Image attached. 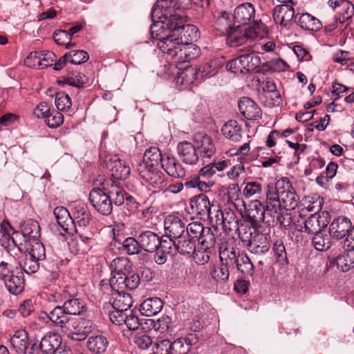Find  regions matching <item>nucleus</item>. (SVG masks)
Returning <instances> with one entry per match:
<instances>
[{
    "label": "nucleus",
    "mask_w": 354,
    "mask_h": 354,
    "mask_svg": "<svg viewBox=\"0 0 354 354\" xmlns=\"http://www.w3.org/2000/svg\"><path fill=\"white\" fill-rule=\"evenodd\" d=\"M101 185V188H93L91 191L89 201L98 212L109 215L113 210V203L117 206L124 203L125 191L110 178L104 180Z\"/></svg>",
    "instance_id": "1"
},
{
    "label": "nucleus",
    "mask_w": 354,
    "mask_h": 354,
    "mask_svg": "<svg viewBox=\"0 0 354 354\" xmlns=\"http://www.w3.org/2000/svg\"><path fill=\"white\" fill-rule=\"evenodd\" d=\"M265 194L271 210L279 207L286 210L295 209L299 203V196L286 178H281L274 183L266 184Z\"/></svg>",
    "instance_id": "2"
},
{
    "label": "nucleus",
    "mask_w": 354,
    "mask_h": 354,
    "mask_svg": "<svg viewBox=\"0 0 354 354\" xmlns=\"http://www.w3.org/2000/svg\"><path fill=\"white\" fill-rule=\"evenodd\" d=\"M227 41L232 47H237L245 44L247 40L263 39L268 34V28L265 24H241L230 26L227 28Z\"/></svg>",
    "instance_id": "3"
},
{
    "label": "nucleus",
    "mask_w": 354,
    "mask_h": 354,
    "mask_svg": "<svg viewBox=\"0 0 354 354\" xmlns=\"http://www.w3.org/2000/svg\"><path fill=\"white\" fill-rule=\"evenodd\" d=\"M173 1L158 0L151 10V22H187L189 19L187 12L183 9H174Z\"/></svg>",
    "instance_id": "4"
},
{
    "label": "nucleus",
    "mask_w": 354,
    "mask_h": 354,
    "mask_svg": "<svg viewBox=\"0 0 354 354\" xmlns=\"http://www.w3.org/2000/svg\"><path fill=\"white\" fill-rule=\"evenodd\" d=\"M0 281L4 283L8 292L14 295H19L24 289L23 272L8 262L0 263Z\"/></svg>",
    "instance_id": "5"
},
{
    "label": "nucleus",
    "mask_w": 354,
    "mask_h": 354,
    "mask_svg": "<svg viewBox=\"0 0 354 354\" xmlns=\"http://www.w3.org/2000/svg\"><path fill=\"white\" fill-rule=\"evenodd\" d=\"M86 310V304L84 301L78 298H71L64 301L63 306H57L54 308L52 314L53 319L64 326V330H67V325L70 319L74 317L72 315H80Z\"/></svg>",
    "instance_id": "6"
},
{
    "label": "nucleus",
    "mask_w": 354,
    "mask_h": 354,
    "mask_svg": "<svg viewBox=\"0 0 354 354\" xmlns=\"http://www.w3.org/2000/svg\"><path fill=\"white\" fill-rule=\"evenodd\" d=\"M140 176L156 189H162L167 186L165 175L160 170V166L140 162L137 167Z\"/></svg>",
    "instance_id": "7"
},
{
    "label": "nucleus",
    "mask_w": 354,
    "mask_h": 354,
    "mask_svg": "<svg viewBox=\"0 0 354 354\" xmlns=\"http://www.w3.org/2000/svg\"><path fill=\"white\" fill-rule=\"evenodd\" d=\"M67 328V330L62 331L66 333L73 340L82 341L94 330L95 325L88 318L75 317L70 319Z\"/></svg>",
    "instance_id": "8"
},
{
    "label": "nucleus",
    "mask_w": 354,
    "mask_h": 354,
    "mask_svg": "<svg viewBox=\"0 0 354 354\" xmlns=\"http://www.w3.org/2000/svg\"><path fill=\"white\" fill-rule=\"evenodd\" d=\"M270 207L269 200L266 196L264 203L259 200L251 201L248 205V208L245 211V218L252 225H257L261 222L267 224L268 208Z\"/></svg>",
    "instance_id": "9"
},
{
    "label": "nucleus",
    "mask_w": 354,
    "mask_h": 354,
    "mask_svg": "<svg viewBox=\"0 0 354 354\" xmlns=\"http://www.w3.org/2000/svg\"><path fill=\"white\" fill-rule=\"evenodd\" d=\"M189 206L192 214H197L201 219H207L214 221L212 207L208 197L201 194L192 197L189 200Z\"/></svg>",
    "instance_id": "10"
},
{
    "label": "nucleus",
    "mask_w": 354,
    "mask_h": 354,
    "mask_svg": "<svg viewBox=\"0 0 354 354\" xmlns=\"http://www.w3.org/2000/svg\"><path fill=\"white\" fill-rule=\"evenodd\" d=\"M165 230L167 241L173 242L180 238L185 234V219L180 216L169 215L165 221Z\"/></svg>",
    "instance_id": "11"
},
{
    "label": "nucleus",
    "mask_w": 354,
    "mask_h": 354,
    "mask_svg": "<svg viewBox=\"0 0 354 354\" xmlns=\"http://www.w3.org/2000/svg\"><path fill=\"white\" fill-rule=\"evenodd\" d=\"M352 227L351 220L344 216H338L333 220L329 225L330 236L336 240L346 238L349 230Z\"/></svg>",
    "instance_id": "12"
},
{
    "label": "nucleus",
    "mask_w": 354,
    "mask_h": 354,
    "mask_svg": "<svg viewBox=\"0 0 354 354\" xmlns=\"http://www.w3.org/2000/svg\"><path fill=\"white\" fill-rule=\"evenodd\" d=\"M110 320L115 325L118 326H124L125 325L128 329L127 333H126L124 330L123 331V334L124 336L129 337L130 331H134L139 328L140 326V320L137 315H134L132 312L130 314H127V313H124L123 314H109Z\"/></svg>",
    "instance_id": "13"
},
{
    "label": "nucleus",
    "mask_w": 354,
    "mask_h": 354,
    "mask_svg": "<svg viewBox=\"0 0 354 354\" xmlns=\"http://www.w3.org/2000/svg\"><path fill=\"white\" fill-rule=\"evenodd\" d=\"M115 292L112 293L110 303L114 310L109 314H123L127 313L129 309L133 304V299L131 296L125 293L123 291L118 289H113Z\"/></svg>",
    "instance_id": "14"
},
{
    "label": "nucleus",
    "mask_w": 354,
    "mask_h": 354,
    "mask_svg": "<svg viewBox=\"0 0 354 354\" xmlns=\"http://www.w3.org/2000/svg\"><path fill=\"white\" fill-rule=\"evenodd\" d=\"M165 239H160L157 234L147 230L138 235V241L141 245L142 250L147 252H154L158 246L163 243Z\"/></svg>",
    "instance_id": "15"
},
{
    "label": "nucleus",
    "mask_w": 354,
    "mask_h": 354,
    "mask_svg": "<svg viewBox=\"0 0 354 354\" xmlns=\"http://www.w3.org/2000/svg\"><path fill=\"white\" fill-rule=\"evenodd\" d=\"M233 19L234 22H261V19H256V12L254 6L251 3H243L238 6L234 11Z\"/></svg>",
    "instance_id": "16"
},
{
    "label": "nucleus",
    "mask_w": 354,
    "mask_h": 354,
    "mask_svg": "<svg viewBox=\"0 0 354 354\" xmlns=\"http://www.w3.org/2000/svg\"><path fill=\"white\" fill-rule=\"evenodd\" d=\"M117 279H110V286L113 289H118L123 291L124 289L135 290L140 284V279L138 274L129 272V274L122 277H117Z\"/></svg>",
    "instance_id": "17"
},
{
    "label": "nucleus",
    "mask_w": 354,
    "mask_h": 354,
    "mask_svg": "<svg viewBox=\"0 0 354 354\" xmlns=\"http://www.w3.org/2000/svg\"><path fill=\"white\" fill-rule=\"evenodd\" d=\"M106 168L111 175L116 180H124L130 174V167L126 162L116 157L110 158L106 161Z\"/></svg>",
    "instance_id": "18"
},
{
    "label": "nucleus",
    "mask_w": 354,
    "mask_h": 354,
    "mask_svg": "<svg viewBox=\"0 0 354 354\" xmlns=\"http://www.w3.org/2000/svg\"><path fill=\"white\" fill-rule=\"evenodd\" d=\"M178 32H172L162 37L158 43L160 50L171 58L176 56V50L180 47Z\"/></svg>",
    "instance_id": "19"
},
{
    "label": "nucleus",
    "mask_w": 354,
    "mask_h": 354,
    "mask_svg": "<svg viewBox=\"0 0 354 354\" xmlns=\"http://www.w3.org/2000/svg\"><path fill=\"white\" fill-rule=\"evenodd\" d=\"M177 151L180 160L187 165H195L198 161L196 147L190 142H179L177 146Z\"/></svg>",
    "instance_id": "20"
},
{
    "label": "nucleus",
    "mask_w": 354,
    "mask_h": 354,
    "mask_svg": "<svg viewBox=\"0 0 354 354\" xmlns=\"http://www.w3.org/2000/svg\"><path fill=\"white\" fill-rule=\"evenodd\" d=\"M239 109L241 115L248 120H258L261 118V110L250 98L244 97L239 102Z\"/></svg>",
    "instance_id": "21"
},
{
    "label": "nucleus",
    "mask_w": 354,
    "mask_h": 354,
    "mask_svg": "<svg viewBox=\"0 0 354 354\" xmlns=\"http://www.w3.org/2000/svg\"><path fill=\"white\" fill-rule=\"evenodd\" d=\"M270 208H268L267 225L272 226L279 225L285 228L291 225L292 218L289 214L283 211V208H277L276 211L274 209L271 210Z\"/></svg>",
    "instance_id": "22"
},
{
    "label": "nucleus",
    "mask_w": 354,
    "mask_h": 354,
    "mask_svg": "<svg viewBox=\"0 0 354 354\" xmlns=\"http://www.w3.org/2000/svg\"><path fill=\"white\" fill-rule=\"evenodd\" d=\"M219 259L222 263L234 268L237 254L234 247L222 239L219 240Z\"/></svg>",
    "instance_id": "23"
},
{
    "label": "nucleus",
    "mask_w": 354,
    "mask_h": 354,
    "mask_svg": "<svg viewBox=\"0 0 354 354\" xmlns=\"http://www.w3.org/2000/svg\"><path fill=\"white\" fill-rule=\"evenodd\" d=\"M158 347L168 354H189V347L185 344L180 339L171 342L169 339H160L156 343Z\"/></svg>",
    "instance_id": "24"
},
{
    "label": "nucleus",
    "mask_w": 354,
    "mask_h": 354,
    "mask_svg": "<svg viewBox=\"0 0 354 354\" xmlns=\"http://www.w3.org/2000/svg\"><path fill=\"white\" fill-rule=\"evenodd\" d=\"M162 168L170 176L183 178L186 175V171L182 165L174 156H166L162 160Z\"/></svg>",
    "instance_id": "25"
},
{
    "label": "nucleus",
    "mask_w": 354,
    "mask_h": 354,
    "mask_svg": "<svg viewBox=\"0 0 354 354\" xmlns=\"http://www.w3.org/2000/svg\"><path fill=\"white\" fill-rule=\"evenodd\" d=\"M172 250L181 254H192L197 248L196 240L188 236L187 234L181 236L180 238L171 242Z\"/></svg>",
    "instance_id": "26"
},
{
    "label": "nucleus",
    "mask_w": 354,
    "mask_h": 354,
    "mask_svg": "<svg viewBox=\"0 0 354 354\" xmlns=\"http://www.w3.org/2000/svg\"><path fill=\"white\" fill-rule=\"evenodd\" d=\"M112 277L111 279H117V277H122L129 274L131 270V265L127 257H117L114 259L110 265Z\"/></svg>",
    "instance_id": "27"
},
{
    "label": "nucleus",
    "mask_w": 354,
    "mask_h": 354,
    "mask_svg": "<svg viewBox=\"0 0 354 354\" xmlns=\"http://www.w3.org/2000/svg\"><path fill=\"white\" fill-rule=\"evenodd\" d=\"M72 218L73 224L80 227L88 225L91 221V214L87 209V207L82 203H78L73 207Z\"/></svg>",
    "instance_id": "28"
},
{
    "label": "nucleus",
    "mask_w": 354,
    "mask_h": 354,
    "mask_svg": "<svg viewBox=\"0 0 354 354\" xmlns=\"http://www.w3.org/2000/svg\"><path fill=\"white\" fill-rule=\"evenodd\" d=\"M176 28L179 29V40L183 43H192L200 37V32L198 27L193 24H183L180 26L176 25Z\"/></svg>",
    "instance_id": "29"
},
{
    "label": "nucleus",
    "mask_w": 354,
    "mask_h": 354,
    "mask_svg": "<svg viewBox=\"0 0 354 354\" xmlns=\"http://www.w3.org/2000/svg\"><path fill=\"white\" fill-rule=\"evenodd\" d=\"M163 301L158 297L147 298L140 306V311L145 316L157 315L163 307Z\"/></svg>",
    "instance_id": "30"
},
{
    "label": "nucleus",
    "mask_w": 354,
    "mask_h": 354,
    "mask_svg": "<svg viewBox=\"0 0 354 354\" xmlns=\"http://www.w3.org/2000/svg\"><path fill=\"white\" fill-rule=\"evenodd\" d=\"M10 344L12 349L17 353L21 354L29 345L28 335L26 330H16L10 338Z\"/></svg>",
    "instance_id": "31"
},
{
    "label": "nucleus",
    "mask_w": 354,
    "mask_h": 354,
    "mask_svg": "<svg viewBox=\"0 0 354 354\" xmlns=\"http://www.w3.org/2000/svg\"><path fill=\"white\" fill-rule=\"evenodd\" d=\"M59 337L55 333L46 334L40 341L39 347L44 353L54 354L60 346Z\"/></svg>",
    "instance_id": "32"
},
{
    "label": "nucleus",
    "mask_w": 354,
    "mask_h": 354,
    "mask_svg": "<svg viewBox=\"0 0 354 354\" xmlns=\"http://www.w3.org/2000/svg\"><path fill=\"white\" fill-rule=\"evenodd\" d=\"M223 136L232 142H239L242 138V128L237 121L231 120L227 122L222 127Z\"/></svg>",
    "instance_id": "33"
},
{
    "label": "nucleus",
    "mask_w": 354,
    "mask_h": 354,
    "mask_svg": "<svg viewBox=\"0 0 354 354\" xmlns=\"http://www.w3.org/2000/svg\"><path fill=\"white\" fill-rule=\"evenodd\" d=\"M294 9L287 4L276 6L273 10V19L274 22H294Z\"/></svg>",
    "instance_id": "34"
},
{
    "label": "nucleus",
    "mask_w": 354,
    "mask_h": 354,
    "mask_svg": "<svg viewBox=\"0 0 354 354\" xmlns=\"http://www.w3.org/2000/svg\"><path fill=\"white\" fill-rule=\"evenodd\" d=\"M195 142L196 143V148L200 149L201 153L204 157L210 158L214 154L216 147L209 136L198 135L196 136Z\"/></svg>",
    "instance_id": "35"
},
{
    "label": "nucleus",
    "mask_w": 354,
    "mask_h": 354,
    "mask_svg": "<svg viewBox=\"0 0 354 354\" xmlns=\"http://www.w3.org/2000/svg\"><path fill=\"white\" fill-rule=\"evenodd\" d=\"M247 248L253 254H263L269 251L270 245L264 234H257Z\"/></svg>",
    "instance_id": "36"
},
{
    "label": "nucleus",
    "mask_w": 354,
    "mask_h": 354,
    "mask_svg": "<svg viewBox=\"0 0 354 354\" xmlns=\"http://www.w3.org/2000/svg\"><path fill=\"white\" fill-rule=\"evenodd\" d=\"M223 229L226 233L236 232L239 230V219L232 209L225 208L223 212Z\"/></svg>",
    "instance_id": "37"
},
{
    "label": "nucleus",
    "mask_w": 354,
    "mask_h": 354,
    "mask_svg": "<svg viewBox=\"0 0 354 354\" xmlns=\"http://www.w3.org/2000/svg\"><path fill=\"white\" fill-rule=\"evenodd\" d=\"M86 346L91 352L102 354L106 352L109 346V341L102 335L91 336L88 339Z\"/></svg>",
    "instance_id": "38"
},
{
    "label": "nucleus",
    "mask_w": 354,
    "mask_h": 354,
    "mask_svg": "<svg viewBox=\"0 0 354 354\" xmlns=\"http://www.w3.org/2000/svg\"><path fill=\"white\" fill-rule=\"evenodd\" d=\"M178 24H151L150 27L151 33L153 37H159L161 40L162 37L172 32H178L179 29L176 28Z\"/></svg>",
    "instance_id": "39"
},
{
    "label": "nucleus",
    "mask_w": 354,
    "mask_h": 354,
    "mask_svg": "<svg viewBox=\"0 0 354 354\" xmlns=\"http://www.w3.org/2000/svg\"><path fill=\"white\" fill-rule=\"evenodd\" d=\"M56 221L59 225L66 232H70V225L73 224L72 217L68 211L64 207H57L53 211Z\"/></svg>",
    "instance_id": "40"
},
{
    "label": "nucleus",
    "mask_w": 354,
    "mask_h": 354,
    "mask_svg": "<svg viewBox=\"0 0 354 354\" xmlns=\"http://www.w3.org/2000/svg\"><path fill=\"white\" fill-rule=\"evenodd\" d=\"M166 158L161 154L160 149L156 147H151L147 149L143 156V160L141 162L146 164H153L155 167H162V160Z\"/></svg>",
    "instance_id": "41"
},
{
    "label": "nucleus",
    "mask_w": 354,
    "mask_h": 354,
    "mask_svg": "<svg viewBox=\"0 0 354 354\" xmlns=\"http://www.w3.org/2000/svg\"><path fill=\"white\" fill-rule=\"evenodd\" d=\"M171 243V242L167 241V240H164L163 243L156 250L153 259L157 264H165L167 261V254H174Z\"/></svg>",
    "instance_id": "42"
},
{
    "label": "nucleus",
    "mask_w": 354,
    "mask_h": 354,
    "mask_svg": "<svg viewBox=\"0 0 354 354\" xmlns=\"http://www.w3.org/2000/svg\"><path fill=\"white\" fill-rule=\"evenodd\" d=\"M236 267L239 271L244 274L252 275L253 273L254 266L250 259L244 252H239L237 259L235 263Z\"/></svg>",
    "instance_id": "43"
},
{
    "label": "nucleus",
    "mask_w": 354,
    "mask_h": 354,
    "mask_svg": "<svg viewBox=\"0 0 354 354\" xmlns=\"http://www.w3.org/2000/svg\"><path fill=\"white\" fill-rule=\"evenodd\" d=\"M243 74L254 71L261 64L260 57L254 54L249 53L241 55Z\"/></svg>",
    "instance_id": "44"
},
{
    "label": "nucleus",
    "mask_w": 354,
    "mask_h": 354,
    "mask_svg": "<svg viewBox=\"0 0 354 354\" xmlns=\"http://www.w3.org/2000/svg\"><path fill=\"white\" fill-rule=\"evenodd\" d=\"M321 218L320 216L317 214H312L304 222L305 232L308 234H315L320 232L322 227L326 225L324 221L321 223Z\"/></svg>",
    "instance_id": "45"
},
{
    "label": "nucleus",
    "mask_w": 354,
    "mask_h": 354,
    "mask_svg": "<svg viewBox=\"0 0 354 354\" xmlns=\"http://www.w3.org/2000/svg\"><path fill=\"white\" fill-rule=\"evenodd\" d=\"M321 201L319 198L314 196H305L298 207L301 212L306 210L317 214L322 209Z\"/></svg>",
    "instance_id": "46"
},
{
    "label": "nucleus",
    "mask_w": 354,
    "mask_h": 354,
    "mask_svg": "<svg viewBox=\"0 0 354 354\" xmlns=\"http://www.w3.org/2000/svg\"><path fill=\"white\" fill-rule=\"evenodd\" d=\"M198 242L202 250H211L214 246L216 236L210 227H205Z\"/></svg>",
    "instance_id": "47"
},
{
    "label": "nucleus",
    "mask_w": 354,
    "mask_h": 354,
    "mask_svg": "<svg viewBox=\"0 0 354 354\" xmlns=\"http://www.w3.org/2000/svg\"><path fill=\"white\" fill-rule=\"evenodd\" d=\"M23 236H28L33 241H38L40 236V226L37 221L28 220L22 229Z\"/></svg>",
    "instance_id": "48"
},
{
    "label": "nucleus",
    "mask_w": 354,
    "mask_h": 354,
    "mask_svg": "<svg viewBox=\"0 0 354 354\" xmlns=\"http://www.w3.org/2000/svg\"><path fill=\"white\" fill-rule=\"evenodd\" d=\"M336 264L342 272H347L354 267V252H347L339 255L336 259Z\"/></svg>",
    "instance_id": "49"
},
{
    "label": "nucleus",
    "mask_w": 354,
    "mask_h": 354,
    "mask_svg": "<svg viewBox=\"0 0 354 354\" xmlns=\"http://www.w3.org/2000/svg\"><path fill=\"white\" fill-rule=\"evenodd\" d=\"M331 238L330 235L324 234L319 232L315 233L312 240V243L315 248L319 251L327 250L331 245Z\"/></svg>",
    "instance_id": "50"
},
{
    "label": "nucleus",
    "mask_w": 354,
    "mask_h": 354,
    "mask_svg": "<svg viewBox=\"0 0 354 354\" xmlns=\"http://www.w3.org/2000/svg\"><path fill=\"white\" fill-rule=\"evenodd\" d=\"M230 268V267L221 263L219 266H214L210 272V275L216 281H226L229 279Z\"/></svg>",
    "instance_id": "51"
},
{
    "label": "nucleus",
    "mask_w": 354,
    "mask_h": 354,
    "mask_svg": "<svg viewBox=\"0 0 354 354\" xmlns=\"http://www.w3.org/2000/svg\"><path fill=\"white\" fill-rule=\"evenodd\" d=\"M21 269L27 274L37 272L40 266V261L26 254L24 259L20 263Z\"/></svg>",
    "instance_id": "52"
},
{
    "label": "nucleus",
    "mask_w": 354,
    "mask_h": 354,
    "mask_svg": "<svg viewBox=\"0 0 354 354\" xmlns=\"http://www.w3.org/2000/svg\"><path fill=\"white\" fill-rule=\"evenodd\" d=\"M122 248L129 255H133L141 252L142 248L139 241H138V236L136 238L128 237L122 243Z\"/></svg>",
    "instance_id": "53"
},
{
    "label": "nucleus",
    "mask_w": 354,
    "mask_h": 354,
    "mask_svg": "<svg viewBox=\"0 0 354 354\" xmlns=\"http://www.w3.org/2000/svg\"><path fill=\"white\" fill-rule=\"evenodd\" d=\"M66 54L68 62L73 64H81L86 62L89 58L88 53L83 50H74Z\"/></svg>",
    "instance_id": "54"
},
{
    "label": "nucleus",
    "mask_w": 354,
    "mask_h": 354,
    "mask_svg": "<svg viewBox=\"0 0 354 354\" xmlns=\"http://www.w3.org/2000/svg\"><path fill=\"white\" fill-rule=\"evenodd\" d=\"M205 227L200 222H192L187 225L186 227V233L188 236L196 241L199 239L202 233L204 232Z\"/></svg>",
    "instance_id": "55"
},
{
    "label": "nucleus",
    "mask_w": 354,
    "mask_h": 354,
    "mask_svg": "<svg viewBox=\"0 0 354 354\" xmlns=\"http://www.w3.org/2000/svg\"><path fill=\"white\" fill-rule=\"evenodd\" d=\"M55 104L59 111H65L70 109L72 106V102L70 97L64 92L57 93Z\"/></svg>",
    "instance_id": "56"
},
{
    "label": "nucleus",
    "mask_w": 354,
    "mask_h": 354,
    "mask_svg": "<svg viewBox=\"0 0 354 354\" xmlns=\"http://www.w3.org/2000/svg\"><path fill=\"white\" fill-rule=\"evenodd\" d=\"M69 249L75 254H84L90 250L88 245L85 244L82 239L78 236L74 237L68 243Z\"/></svg>",
    "instance_id": "57"
},
{
    "label": "nucleus",
    "mask_w": 354,
    "mask_h": 354,
    "mask_svg": "<svg viewBox=\"0 0 354 354\" xmlns=\"http://www.w3.org/2000/svg\"><path fill=\"white\" fill-rule=\"evenodd\" d=\"M30 251L27 253L31 257L41 261L46 258V252L44 245L38 241H33Z\"/></svg>",
    "instance_id": "58"
},
{
    "label": "nucleus",
    "mask_w": 354,
    "mask_h": 354,
    "mask_svg": "<svg viewBox=\"0 0 354 354\" xmlns=\"http://www.w3.org/2000/svg\"><path fill=\"white\" fill-rule=\"evenodd\" d=\"M200 176H195L185 183L186 187L198 188L201 192H207L210 190L212 183H207L201 180Z\"/></svg>",
    "instance_id": "59"
},
{
    "label": "nucleus",
    "mask_w": 354,
    "mask_h": 354,
    "mask_svg": "<svg viewBox=\"0 0 354 354\" xmlns=\"http://www.w3.org/2000/svg\"><path fill=\"white\" fill-rule=\"evenodd\" d=\"M272 250L279 262L282 264H287L288 263L285 246L281 240H277L274 243Z\"/></svg>",
    "instance_id": "60"
},
{
    "label": "nucleus",
    "mask_w": 354,
    "mask_h": 354,
    "mask_svg": "<svg viewBox=\"0 0 354 354\" xmlns=\"http://www.w3.org/2000/svg\"><path fill=\"white\" fill-rule=\"evenodd\" d=\"M236 232L238 234L239 238L243 243L244 245L248 247L253 241L254 236H252V233H255V231L250 226H243L241 225V228L239 227V230Z\"/></svg>",
    "instance_id": "61"
},
{
    "label": "nucleus",
    "mask_w": 354,
    "mask_h": 354,
    "mask_svg": "<svg viewBox=\"0 0 354 354\" xmlns=\"http://www.w3.org/2000/svg\"><path fill=\"white\" fill-rule=\"evenodd\" d=\"M210 253V250H202L201 246L198 245L192 254L196 263L203 265L209 261Z\"/></svg>",
    "instance_id": "62"
},
{
    "label": "nucleus",
    "mask_w": 354,
    "mask_h": 354,
    "mask_svg": "<svg viewBox=\"0 0 354 354\" xmlns=\"http://www.w3.org/2000/svg\"><path fill=\"white\" fill-rule=\"evenodd\" d=\"M56 60V55L51 51H40V59L39 60V68H44L53 65Z\"/></svg>",
    "instance_id": "63"
},
{
    "label": "nucleus",
    "mask_w": 354,
    "mask_h": 354,
    "mask_svg": "<svg viewBox=\"0 0 354 354\" xmlns=\"http://www.w3.org/2000/svg\"><path fill=\"white\" fill-rule=\"evenodd\" d=\"M45 122L49 127L57 128L63 123L64 116L59 111H53L48 115Z\"/></svg>",
    "instance_id": "64"
}]
</instances>
